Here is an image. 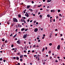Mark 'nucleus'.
Instances as JSON below:
<instances>
[{
  "instance_id": "62",
  "label": "nucleus",
  "mask_w": 65,
  "mask_h": 65,
  "mask_svg": "<svg viewBox=\"0 0 65 65\" xmlns=\"http://www.w3.org/2000/svg\"><path fill=\"white\" fill-rule=\"evenodd\" d=\"M36 23V21H34V23Z\"/></svg>"
},
{
  "instance_id": "10",
  "label": "nucleus",
  "mask_w": 65,
  "mask_h": 65,
  "mask_svg": "<svg viewBox=\"0 0 65 65\" xmlns=\"http://www.w3.org/2000/svg\"><path fill=\"white\" fill-rule=\"evenodd\" d=\"M5 14V13H4V14H2L0 15V18H1V17H2V16H3V15H4Z\"/></svg>"
},
{
  "instance_id": "2",
  "label": "nucleus",
  "mask_w": 65,
  "mask_h": 65,
  "mask_svg": "<svg viewBox=\"0 0 65 65\" xmlns=\"http://www.w3.org/2000/svg\"><path fill=\"white\" fill-rule=\"evenodd\" d=\"M25 15L26 16V17H27V18L29 17V14H28V13L27 12H26V14H25Z\"/></svg>"
},
{
  "instance_id": "38",
  "label": "nucleus",
  "mask_w": 65,
  "mask_h": 65,
  "mask_svg": "<svg viewBox=\"0 0 65 65\" xmlns=\"http://www.w3.org/2000/svg\"><path fill=\"white\" fill-rule=\"evenodd\" d=\"M40 40H38V42H40Z\"/></svg>"
},
{
  "instance_id": "54",
  "label": "nucleus",
  "mask_w": 65,
  "mask_h": 65,
  "mask_svg": "<svg viewBox=\"0 0 65 65\" xmlns=\"http://www.w3.org/2000/svg\"><path fill=\"white\" fill-rule=\"evenodd\" d=\"M52 55L53 56H54V55H55V54H54V53H53L52 54Z\"/></svg>"
},
{
  "instance_id": "36",
  "label": "nucleus",
  "mask_w": 65,
  "mask_h": 65,
  "mask_svg": "<svg viewBox=\"0 0 65 65\" xmlns=\"http://www.w3.org/2000/svg\"><path fill=\"white\" fill-rule=\"evenodd\" d=\"M33 47H36V45H34L33 46Z\"/></svg>"
},
{
  "instance_id": "40",
  "label": "nucleus",
  "mask_w": 65,
  "mask_h": 65,
  "mask_svg": "<svg viewBox=\"0 0 65 65\" xmlns=\"http://www.w3.org/2000/svg\"><path fill=\"white\" fill-rule=\"evenodd\" d=\"M16 59V58H15V57H14V58H13V59Z\"/></svg>"
},
{
  "instance_id": "21",
  "label": "nucleus",
  "mask_w": 65,
  "mask_h": 65,
  "mask_svg": "<svg viewBox=\"0 0 65 65\" xmlns=\"http://www.w3.org/2000/svg\"><path fill=\"white\" fill-rule=\"evenodd\" d=\"M16 65H20V63H18V64H15Z\"/></svg>"
},
{
  "instance_id": "39",
  "label": "nucleus",
  "mask_w": 65,
  "mask_h": 65,
  "mask_svg": "<svg viewBox=\"0 0 65 65\" xmlns=\"http://www.w3.org/2000/svg\"><path fill=\"white\" fill-rule=\"evenodd\" d=\"M52 12H55V10H53Z\"/></svg>"
},
{
  "instance_id": "45",
  "label": "nucleus",
  "mask_w": 65,
  "mask_h": 65,
  "mask_svg": "<svg viewBox=\"0 0 65 65\" xmlns=\"http://www.w3.org/2000/svg\"><path fill=\"white\" fill-rule=\"evenodd\" d=\"M45 64V62H44L43 63V65H44Z\"/></svg>"
},
{
  "instance_id": "20",
  "label": "nucleus",
  "mask_w": 65,
  "mask_h": 65,
  "mask_svg": "<svg viewBox=\"0 0 65 65\" xmlns=\"http://www.w3.org/2000/svg\"><path fill=\"white\" fill-rule=\"evenodd\" d=\"M17 34H16L13 37V38H14L17 36Z\"/></svg>"
},
{
  "instance_id": "49",
  "label": "nucleus",
  "mask_w": 65,
  "mask_h": 65,
  "mask_svg": "<svg viewBox=\"0 0 65 65\" xmlns=\"http://www.w3.org/2000/svg\"><path fill=\"white\" fill-rule=\"evenodd\" d=\"M58 16H56V19H58Z\"/></svg>"
},
{
  "instance_id": "22",
  "label": "nucleus",
  "mask_w": 65,
  "mask_h": 65,
  "mask_svg": "<svg viewBox=\"0 0 65 65\" xmlns=\"http://www.w3.org/2000/svg\"><path fill=\"white\" fill-rule=\"evenodd\" d=\"M42 6V5H40V6H38V7H41Z\"/></svg>"
},
{
  "instance_id": "29",
  "label": "nucleus",
  "mask_w": 65,
  "mask_h": 65,
  "mask_svg": "<svg viewBox=\"0 0 65 65\" xmlns=\"http://www.w3.org/2000/svg\"><path fill=\"white\" fill-rule=\"evenodd\" d=\"M31 3H32V4H33V3H34V2H33V1H32L31 2Z\"/></svg>"
},
{
  "instance_id": "44",
  "label": "nucleus",
  "mask_w": 65,
  "mask_h": 65,
  "mask_svg": "<svg viewBox=\"0 0 65 65\" xmlns=\"http://www.w3.org/2000/svg\"><path fill=\"white\" fill-rule=\"evenodd\" d=\"M36 24L37 25H38V22H37L36 23Z\"/></svg>"
},
{
  "instance_id": "46",
  "label": "nucleus",
  "mask_w": 65,
  "mask_h": 65,
  "mask_svg": "<svg viewBox=\"0 0 65 65\" xmlns=\"http://www.w3.org/2000/svg\"><path fill=\"white\" fill-rule=\"evenodd\" d=\"M44 36H43L42 37V39H44Z\"/></svg>"
},
{
  "instance_id": "56",
  "label": "nucleus",
  "mask_w": 65,
  "mask_h": 65,
  "mask_svg": "<svg viewBox=\"0 0 65 65\" xmlns=\"http://www.w3.org/2000/svg\"><path fill=\"white\" fill-rule=\"evenodd\" d=\"M14 48H13L12 49V51H14Z\"/></svg>"
},
{
  "instance_id": "59",
  "label": "nucleus",
  "mask_w": 65,
  "mask_h": 65,
  "mask_svg": "<svg viewBox=\"0 0 65 65\" xmlns=\"http://www.w3.org/2000/svg\"><path fill=\"white\" fill-rule=\"evenodd\" d=\"M62 35H62V34H61L60 35V36L62 37Z\"/></svg>"
},
{
  "instance_id": "57",
  "label": "nucleus",
  "mask_w": 65,
  "mask_h": 65,
  "mask_svg": "<svg viewBox=\"0 0 65 65\" xmlns=\"http://www.w3.org/2000/svg\"><path fill=\"white\" fill-rule=\"evenodd\" d=\"M53 22H55V19H54L53 20Z\"/></svg>"
},
{
  "instance_id": "3",
  "label": "nucleus",
  "mask_w": 65,
  "mask_h": 65,
  "mask_svg": "<svg viewBox=\"0 0 65 65\" xmlns=\"http://www.w3.org/2000/svg\"><path fill=\"white\" fill-rule=\"evenodd\" d=\"M17 43L19 44H21V41L20 40H19L17 42Z\"/></svg>"
},
{
  "instance_id": "17",
  "label": "nucleus",
  "mask_w": 65,
  "mask_h": 65,
  "mask_svg": "<svg viewBox=\"0 0 65 65\" xmlns=\"http://www.w3.org/2000/svg\"><path fill=\"white\" fill-rule=\"evenodd\" d=\"M19 58L18 57H16V60H19Z\"/></svg>"
},
{
  "instance_id": "19",
  "label": "nucleus",
  "mask_w": 65,
  "mask_h": 65,
  "mask_svg": "<svg viewBox=\"0 0 65 65\" xmlns=\"http://www.w3.org/2000/svg\"><path fill=\"white\" fill-rule=\"evenodd\" d=\"M47 16L48 18H50V15L49 14H47Z\"/></svg>"
},
{
  "instance_id": "12",
  "label": "nucleus",
  "mask_w": 65,
  "mask_h": 65,
  "mask_svg": "<svg viewBox=\"0 0 65 65\" xmlns=\"http://www.w3.org/2000/svg\"><path fill=\"white\" fill-rule=\"evenodd\" d=\"M7 24H10V21H8V22H7Z\"/></svg>"
},
{
  "instance_id": "30",
  "label": "nucleus",
  "mask_w": 65,
  "mask_h": 65,
  "mask_svg": "<svg viewBox=\"0 0 65 65\" xmlns=\"http://www.w3.org/2000/svg\"><path fill=\"white\" fill-rule=\"evenodd\" d=\"M60 10H58V12H60Z\"/></svg>"
},
{
  "instance_id": "34",
  "label": "nucleus",
  "mask_w": 65,
  "mask_h": 65,
  "mask_svg": "<svg viewBox=\"0 0 65 65\" xmlns=\"http://www.w3.org/2000/svg\"><path fill=\"white\" fill-rule=\"evenodd\" d=\"M46 11H49V10L47 9H46Z\"/></svg>"
},
{
  "instance_id": "13",
  "label": "nucleus",
  "mask_w": 65,
  "mask_h": 65,
  "mask_svg": "<svg viewBox=\"0 0 65 65\" xmlns=\"http://www.w3.org/2000/svg\"><path fill=\"white\" fill-rule=\"evenodd\" d=\"M2 41L3 42L4 41H5V39H4V38L2 39Z\"/></svg>"
},
{
  "instance_id": "16",
  "label": "nucleus",
  "mask_w": 65,
  "mask_h": 65,
  "mask_svg": "<svg viewBox=\"0 0 65 65\" xmlns=\"http://www.w3.org/2000/svg\"><path fill=\"white\" fill-rule=\"evenodd\" d=\"M23 55H21L20 56V58H23Z\"/></svg>"
},
{
  "instance_id": "48",
  "label": "nucleus",
  "mask_w": 65,
  "mask_h": 65,
  "mask_svg": "<svg viewBox=\"0 0 65 65\" xmlns=\"http://www.w3.org/2000/svg\"><path fill=\"white\" fill-rule=\"evenodd\" d=\"M55 36H57V34H56L55 35Z\"/></svg>"
},
{
  "instance_id": "33",
  "label": "nucleus",
  "mask_w": 65,
  "mask_h": 65,
  "mask_svg": "<svg viewBox=\"0 0 65 65\" xmlns=\"http://www.w3.org/2000/svg\"><path fill=\"white\" fill-rule=\"evenodd\" d=\"M24 57H27V56L26 55H24Z\"/></svg>"
},
{
  "instance_id": "32",
  "label": "nucleus",
  "mask_w": 65,
  "mask_h": 65,
  "mask_svg": "<svg viewBox=\"0 0 65 65\" xmlns=\"http://www.w3.org/2000/svg\"><path fill=\"white\" fill-rule=\"evenodd\" d=\"M5 43H7V40H6L5 41Z\"/></svg>"
},
{
  "instance_id": "47",
  "label": "nucleus",
  "mask_w": 65,
  "mask_h": 65,
  "mask_svg": "<svg viewBox=\"0 0 65 65\" xmlns=\"http://www.w3.org/2000/svg\"><path fill=\"white\" fill-rule=\"evenodd\" d=\"M55 62H58V60H56L55 61Z\"/></svg>"
},
{
  "instance_id": "58",
  "label": "nucleus",
  "mask_w": 65,
  "mask_h": 65,
  "mask_svg": "<svg viewBox=\"0 0 65 65\" xmlns=\"http://www.w3.org/2000/svg\"><path fill=\"white\" fill-rule=\"evenodd\" d=\"M52 57H50V59H52Z\"/></svg>"
},
{
  "instance_id": "14",
  "label": "nucleus",
  "mask_w": 65,
  "mask_h": 65,
  "mask_svg": "<svg viewBox=\"0 0 65 65\" xmlns=\"http://www.w3.org/2000/svg\"><path fill=\"white\" fill-rule=\"evenodd\" d=\"M52 0H47V2H50Z\"/></svg>"
},
{
  "instance_id": "7",
  "label": "nucleus",
  "mask_w": 65,
  "mask_h": 65,
  "mask_svg": "<svg viewBox=\"0 0 65 65\" xmlns=\"http://www.w3.org/2000/svg\"><path fill=\"white\" fill-rule=\"evenodd\" d=\"M30 5H27V9H29V8H30Z\"/></svg>"
},
{
  "instance_id": "25",
  "label": "nucleus",
  "mask_w": 65,
  "mask_h": 65,
  "mask_svg": "<svg viewBox=\"0 0 65 65\" xmlns=\"http://www.w3.org/2000/svg\"><path fill=\"white\" fill-rule=\"evenodd\" d=\"M53 19H52H52H50V23H52V22L51 21H53Z\"/></svg>"
},
{
  "instance_id": "5",
  "label": "nucleus",
  "mask_w": 65,
  "mask_h": 65,
  "mask_svg": "<svg viewBox=\"0 0 65 65\" xmlns=\"http://www.w3.org/2000/svg\"><path fill=\"white\" fill-rule=\"evenodd\" d=\"M57 48L58 49V50H60V45H58L57 47Z\"/></svg>"
},
{
  "instance_id": "52",
  "label": "nucleus",
  "mask_w": 65,
  "mask_h": 65,
  "mask_svg": "<svg viewBox=\"0 0 65 65\" xmlns=\"http://www.w3.org/2000/svg\"><path fill=\"white\" fill-rule=\"evenodd\" d=\"M55 31H58V29H56L55 30Z\"/></svg>"
},
{
  "instance_id": "23",
  "label": "nucleus",
  "mask_w": 65,
  "mask_h": 65,
  "mask_svg": "<svg viewBox=\"0 0 65 65\" xmlns=\"http://www.w3.org/2000/svg\"><path fill=\"white\" fill-rule=\"evenodd\" d=\"M20 61H21V62H22L23 61V60L22 59H20Z\"/></svg>"
},
{
  "instance_id": "9",
  "label": "nucleus",
  "mask_w": 65,
  "mask_h": 65,
  "mask_svg": "<svg viewBox=\"0 0 65 65\" xmlns=\"http://www.w3.org/2000/svg\"><path fill=\"white\" fill-rule=\"evenodd\" d=\"M25 30V28H22L21 29V31H24Z\"/></svg>"
},
{
  "instance_id": "43",
  "label": "nucleus",
  "mask_w": 65,
  "mask_h": 65,
  "mask_svg": "<svg viewBox=\"0 0 65 65\" xmlns=\"http://www.w3.org/2000/svg\"><path fill=\"white\" fill-rule=\"evenodd\" d=\"M3 61L4 62H5V61H6V60H3Z\"/></svg>"
},
{
  "instance_id": "64",
  "label": "nucleus",
  "mask_w": 65,
  "mask_h": 65,
  "mask_svg": "<svg viewBox=\"0 0 65 65\" xmlns=\"http://www.w3.org/2000/svg\"><path fill=\"white\" fill-rule=\"evenodd\" d=\"M43 2H44L45 1V0H43Z\"/></svg>"
},
{
  "instance_id": "11",
  "label": "nucleus",
  "mask_w": 65,
  "mask_h": 65,
  "mask_svg": "<svg viewBox=\"0 0 65 65\" xmlns=\"http://www.w3.org/2000/svg\"><path fill=\"white\" fill-rule=\"evenodd\" d=\"M44 50H45V48H43L42 50V52H43Z\"/></svg>"
},
{
  "instance_id": "60",
  "label": "nucleus",
  "mask_w": 65,
  "mask_h": 65,
  "mask_svg": "<svg viewBox=\"0 0 65 65\" xmlns=\"http://www.w3.org/2000/svg\"><path fill=\"white\" fill-rule=\"evenodd\" d=\"M24 23L25 24V23H26V21H24Z\"/></svg>"
},
{
  "instance_id": "4",
  "label": "nucleus",
  "mask_w": 65,
  "mask_h": 65,
  "mask_svg": "<svg viewBox=\"0 0 65 65\" xmlns=\"http://www.w3.org/2000/svg\"><path fill=\"white\" fill-rule=\"evenodd\" d=\"M27 34L24 35L23 36V38H27Z\"/></svg>"
},
{
  "instance_id": "8",
  "label": "nucleus",
  "mask_w": 65,
  "mask_h": 65,
  "mask_svg": "<svg viewBox=\"0 0 65 65\" xmlns=\"http://www.w3.org/2000/svg\"><path fill=\"white\" fill-rule=\"evenodd\" d=\"M52 34L51 33L50 35L49 36V37L50 38H52Z\"/></svg>"
},
{
  "instance_id": "61",
  "label": "nucleus",
  "mask_w": 65,
  "mask_h": 65,
  "mask_svg": "<svg viewBox=\"0 0 65 65\" xmlns=\"http://www.w3.org/2000/svg\"><path fill=\"white\" fill-rule=\"evenodd\" d=\"M34 51L33 50V51H32V53H34Z\"/></svg>"
},
{
  "instance_id": "37",
  "label": "nucleus",
  "mask_w": 65,
  "mask_h": 65,
  "mask_svg": "<svg viewBox=\"0 0 65 65\" xmlns=\"http://www.w3.org/2000/svg\"><path fill=\"white\" fill-rule=\"evenodd\" d=\"M36 6V5H35L34 6V7H35Z\"/></svg>"
},
{
  "instance_id": "1",
  "label": "nucleus",
  "mask_w": 65,
  "mask_h": 65,
  "mask_svg": "<svg viewBox=\"0 0 65 65\" xmlns=\"http://www.w3.org/2000/svg\"><path fill=\"white\" fill-rule=\"evenodd\" d=\"M13 22H18V20H17V19L15 18H13Z\"/></svg>"
},
{
  "instance_id": "18",
  "label": "nucleus",
  "mask_w": 65,
  "mask_h": 65,
  "mask_svg": "<svg viewBox=\"0 0 65 65\" xmlns=\"http://www.w3.org/2000/svg\"><path fill=\"white\" fill-rule=\"evenodd\" d=\"M18 17L19 18H20L21 17V14L18 15Z\"/></svg>"
},
{
  "instance_id": "27",
  "label": "nucleus",
  "mask_w": 65,
  "mask_h": 65,
  "mask_svg": "<svg viewBox=\"0 0 65 65\" xmlns=\"http://www.w3.org/2000/svg\"><path fill=\"white\" fill-rule=\"evenodd\" d=\"M13 44H12L11 45V47H13Z\"/></svg>"
},
{
  "instance_id": "26",
  "label": "nucleus",
  "mask_w": 65,
  "mask_h": 65,
  "mask_svg": "<svg viewBox=\"0 0 65 65\" xmlns=\"http://www.w3.org/2000/svg\"><path fill=\"white\" fill-rule=\"evenodd\" d=\"M29 10L30 11H33L32 9H29Z\"/></svg>"
},
{
  "instance_id": "31",
  "label": "nucleus",
  "mask_w": 65,
  "mask_h": 65,
  "mask_svg": "<svg viewBox=\"0 0 65 65\" xmlns=\"http://www.w3.org/2000/svg\"><path fill=\"white\" fill-rule=\"evenodd\" d=\"M40 18H41H41H41V17H42V15H41L40 16Z\"/></svg>"
},
{
  "instance_id": "6",
  "label": "nucleus",
  "mask_w": 65,
  "mask_h": 65,
  "mask_svg": "<svg viewBox=\"0 0 65 65\" xmlns=\"http://www.w3.org/2000/svg\"><path fill=\"white\" fill-rule=\"evenodd\" d=\"M34 31L35 32H36L38 31V29L37 28H35L34 29Z\"/></svg>"
},
{
  "instance_id": "63",
  "label": "nucleus",
  "mask_w": 65,
  "mask_h": 65,
  "mask_svg": "<svg viewBox=\"0 0 65 65\" xmlns=\"http://www.w3.org/2000/svg\"><path fill=\"white\" fill-rule=\"evenodd\" d=\"M57 58H58V59H60V57H58Z\"/></svg>"
},
{
  "instance_id": "53",
  "label": "nucleus",
  "mask_w": 65,
  "mask_h": 65,
  "mask_svg": "<svg viewBox=\"0 0 65 65\" xmlns=\"http://www.w3.org/2000/svg\"><path fill=\"white\" fill-rule=\"evenodd\" d=\"M27 30H28V29H25V31H27Z\"/></svg>"
},
{
  "instance_id": "41",
  "label": "nucleus",
  "mask_w": 65,
  "mask_h": 65,
  "mask_svg": "<svg viewBox=\"0 0 65 65\" xmlns=\"http://www.w3.org/2000/svg\"><path fill=\"white\" fill-rule=\"evenodd\" d=\"M47 49V47H45V50H46Z\"/></svg>"
},
{
  "instance_id": "51",
  "label": "nucleus",
  "mask_w": 65,
  "mask_h": 65,
  "mask_svg": "<svg viewBox=\"0 0 65 65\" xmlns=\"http://www.w3.org/2000/svg\"><path fill=\"white\" fill-rule=\"evenodd\" d=\"M17 31H18V29H16L15 30V32H17Z\"/></svg>"
},
{
  "instance_id": "50",
  "label": "nucleus",
  "mask_w": 65,
  "mask_h": 65,
  "mask_svg": "<svg viewBox=\"0 0 65 65\" xmlns=\"http://www.w3.org/2000/svg\"><path fill=\"white\" fill-rule=\"evenodd\" d=\"M37 39L38 40V39H39V37H37Z\"/></svg>"
},
{
  "instance_id": "15",
  "label": "nucleus",
  "mask_w": 65,
  "mask_h": 65,
  "mask_svg": "<svg viewBox=\"0 0 65 65\" xmlns=\"http://www.w3.org/2000/svg\"><path fill=\"white\" fill-rule=\"evenodd\" d=\"M17 55H19V56L21 55V53L20 52L17 53Z\"/></svg>"
},
{
  "instance_id": "28",
  "label": "nucleus",
  "mask_w": 65,
  "mask_h": 65,
  "mask_svg": "<svg viewBox=\"0 0 65 65\" xmlns=\"http://www.w3.org/2000/svg\"><path fill=\"white\" fill-rule=\"evenodd\" d=\"M48 53H49V54H50V53H51V51H49L48 52Z\"/></svg>"
},
{
  "instance_id": "55",
  "label": "nucleus",
  "mask_w": 65,
  "mask_h": 65,
  "mask_svg": "<svg viewBox=\"0 0 65 65\" xmlns=\"http://www.w3.org/2000/svg\"><path fill=\"white\" fill-rule=\"evenodd\" d=\"M28 53H30V50L28 51Z\"/></svg>"
},
{
  "instance_id": "35",
  "label": "nucleus",
  "mask_w": 65,
  "mask_h": 65,
  "mask_svg": "<svg viewBox=\"0 0 65 65\" xmlns=\"http://www.w3.org/2000/svg\"><path fill=\"white\" fill-rule=\"evenodd\" d=\"M2 59L1 58L0 59V61H2Z\"/></svg>"
},
{
  "instance_id": "24",
  "label": "nucleus",
  "mask_w": 65,
  "mask_h": 65,
  "mask_svg": "<svg viewBox=\"0 0 65 65\" xmlns=\"http://www.w3.org/2000/svg\"><path fill=\"white\" fill-rule=\"evenodd\" d=\"M49 45L50 46H51V45H52V43H50L49 44Z\"/></svg>"
},
{
  "instance_id": "42",
  "label": "nucleus",
  "mask_w": 65,
  "mask_h": 65,
  "mask_svg": "<svg viewBox=\"0 0 65 65\" xmlns=\"http://www.w3.org/2000/svg\"><path fill=\"white\" fill-rule=\"evenodd\" d=\"M23 21L24 20H23L22 19H21V22H23Z\"/></svg>"
}]
</instances>
